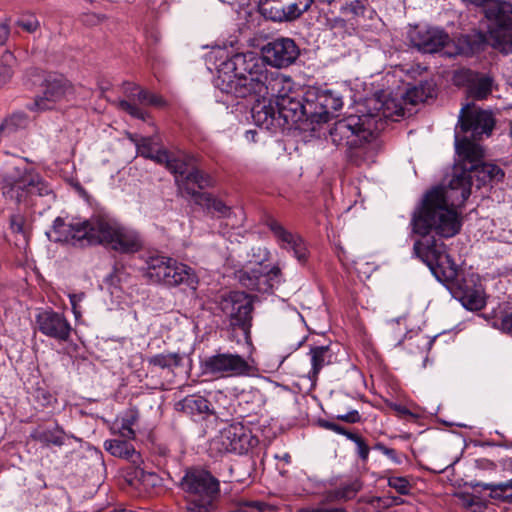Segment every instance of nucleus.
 Wrapping results in <instances>:
<instances>
[{
	"instance_id": "34",
	"label": "nucleus",
	"mask_w": 512,
	"mask_h": 512,
	"mask_svg": "<svg viewBox=\"0 0 512 512\" xmlns=\"http://www.w3.org/2000/svg\"><path fill=\"white\" fill-rule=\"evenodd\" d=\"M28 124V117L23 112L13 113L0 125V133L11 134L18 129L25 128Z\"/></svg>"
},
{
	"instance_id": "12",
	"label": "nucleus",
	"mask_w": 512,
	"mask_h": 512,
	"mask_svg": "<svg viewBox=\"0 0 512 512\" xmlns=\"http://www.w3.org/2000/svg\"><path fill=\"white\" fill-rule=\"evenodd\" d=\"M257 444L258 439L241 423H233L223 428L212 441V446L221 453L245 454Z\"/></svg>"
},
{
	"instance_id": "51",
	"label": "nucleus",
	"mask_w": 512,
	"mask_h": 512,
	"mask_svg": "<svg viewBox=\"0 0 512 512\" xmlns=\"http://www.w3.org/2000/svg\"><path fill=\"white\" fill-rule=\"evenodd\" d=\"M147 488L158 486L161 482L160 477L154 472H147Z\"/></svg>"
},
{
	"instance_id": "8",
	"label": "nucleus",
	"mask_w": 512,
	"mask_h": 512,
	"mask_svg": "<svg viewBox=\"0 0 512 512\" xmlns=\"http://www.w3.org/2000/svg\"><path fill=\"white\" fill-rule=\"evenodd\" d=\"M180 485L188 495L189 512H209L219 494V481L205 470L187 471Z\"/></svg>"
},
{
	"instance_id": "22",
	"label": "nucleus",
	"mask_w": 512,
	"mask_h": 512,
	"mask_svg": "<svg viewBox=\"0 0 512 512\" xmlns=\"http://www.w3.org/2000/svg\"><path fill=\"white\" fill-rule=\"evenodd\" d=\"M187 194L190 195L197 205L205 208L209 213L219 218H231L236 216V212L232 211L222 200L215 198L213 195L197 191L195 188L187 187Z\"/></svg>"
},
{
	"instance_id": "57",
	"label": "nucleus",
	"mask_w": 512,
	"mask_h": 512,
	"mask_svg": "<svg viewBox=\"0 0 512 512\" xmlns=\"http://www.w3.org/2000/svg\"><path fill=\"white\" fill-rule=\"evenodd\" d=\"M394 512H414L413 509H407V508H401V509H397L395 510Z\"/></svg>"
},
{
	"instance_id": "15",
	"label": "nucleus",
	"mask_w": 512,
	"mask_h": 512,
	"mask_svg": "<svg viewBox=\"0 0 512 512\" xmlns=\"http://www.w3.org/2000/svg\"><path fill=\"white\" fill-rule=\"evenodd\" d=\"M264 64L275 68H286L299 57L300 50L291 38L279 37L266 43L261 49Z\"/></svg>"
},
{
	"instance_id": "47",
	"label": "nucleus",
	"mask_w": 512,
	"mask_h": 512,
	"mask_svg": "<svg viewBox=\"0 0 512 512\" xmlns=\"http://www.w3.org/2000/svg\"><path fill=\"white\" fill-rule=\"evenodd\" d=\"M336 419L347 423H359L361 421V415L357 410H351L345 414H338Z\"/></svg>"
},
{
	"instance_id": "49",
	"label": "nucleus",
	"mask_w": 512,
	"mask_h": 512,
	"mask_svg": "<svg viewBox=\"0 0 512 512\" xmlns=\"http://www.w3.org/2000/svg\"><path fill=\"white\" fill-rule=\"evenodd\" d=\"M146 105L164 107L166 105V101L160 95L149 92L148 101Z\"/></svg>"
},
{
	"instance_id": "41",
	"label": "nucleus",
	"mask_w": 512,
	"mask_h": 512,
	"mask_svg": "<svg viewBox=\"0 0 512 512\" xmlns=\"http://www.w3.org/2000/svg\"><path fill=\"white\" fill-rule=\"evenodd\" d=\"M362 484L359 480L355 479L343 486L336 491V497L338 499L349 500L356 496L361 490Z\"/></svg>"
},
{
	"instance_id": "21",
	"label": "nucleus",
	"mask_w": 512,
	"mask_h": 512,
	"mask_svg": "<svg viewBox=\"0 0 512 512\" xmlns=\"http://www.w3.org/2000/svg\"><path fill=\"white\" fill-rule=\"evenodd\" d=\"M495 87V80L488 73L473 71L466 73L467 94L474 100L487 99Z\"/></svg>"
},
{
	"instance_id": "29",
	"label": "nucleus",
	"mask_w": 512,
	"mask_h": 512,
	"mask_svg": "<svg viewBox=\"0 0 512 512\" xmlns=\"http://www.w3.org/2000/svg\"><path fill=\"white\" fill-rule=\"evenodd\" d=\"M309 354L312 366L309 371V378L316 380L321 369L331 363L333 355L328 346L311 347Z\"/></svg>"
},
{
	"instance_id": "2",
	"label": "nucleus",
	"mask_w": 512,
	"mask_h": 512,
	"mask_svg": "<svg viewBox=\"0 0 512 512\" xmlns=\"http://www.w3.org/2000/svg\"><path fill=\"white\" fill-rule=\"evenodd\" d=\"M216 86L238 98L251 97L255 104L276 106L296 90L290 77L269 71L255 52L236 53L219 65Z\"/></svg>"
},
{
	"instance_id": "45",
	"label": "nucleus",
	"mask_w": 512,
	"mask_h": 512,
	"mask_svg": "<svg viewBox=\"0 0 512 512\" xmlns=\"http://www.w3.org/2000/svg\"><path fill=\"white\" fill-rule=\"evenodd\" d=\"M84 298L85 294L83 292L69 294L70 304L72 306V311L76 319L81 317V310L79 304L83 301Z\"/></svg>"
},
{
	"instance_id": "50",
	"label": "nucleus",
	"mask_w": 512,
	"mask_h": 512,
	"mask_svg": "<svg viewBox=\"0 0 512 512\" xmlns=\"http://www.w3.org/2000/svg\"><path fill=\"white\" fill-rule=\"evenodd\" d=\"M412 344H416V346L418 348H420V346H421L424 351L429 345H431V341H429L427 337L419 334V335H416V337L414 338L412 343H409V345H412Z\"/></svg>"
},
{
	"instance_id": "27",
	"label": "nucleus",
	"mask_w": 512,
	"mask_h": 512,
	"mask_svg": "<svg viewBox=\"0 0 512 512\" xmlns=\"http://www.w3.org/2000/svg\"><path fill=\"white\" fill-rule=\"evenodd\" d=\"M135 142L137 153L147 159H151L158 164L167 161V150L160 149L155 137H142L139 140L131 138Z\"/></svg>"
},
{
	"instance_id": "30",
	"label": "nucleus",
	"mask_w": 512,
	"mask_h": 512,
	"mask_svg": "<svg viewBox=\"0 0 512 512\" xmlns=\"http://www.w3.org/2000/svg\"><path fill=\"white\" fill-rule=\"evenodd\" d=\"M183 356L177 352H166L152 355L147 358L149 366L173 372L181 366Z\"/></svg>"
},
{
	"instance_id": "37",
	"label": "nucleus",
	"mask_w": 512,
	"mask_h": 512,
	"mask_svg": "<svg viewBox=\"0 0 512 512\" xmlns=\"http://www.w3.org/2000/svg\"><path fill=\"white\" fill-rule=\"evenodd\" d=\"M25 224V217L21 214H14L10 217V228L13 233L20 237L17 239V241H19V246H25L28 243V232L26 230Z\"/></svg>"
},
{
	"instance_id": "9",
	"label": "nucleus",
	"mask_w": 512,
	"mask_h": 512,
	"mask_svg": "<svg viewBox=\"0 0 512 512\" xmlns=\"http://www.w3.org/2000/svg\"><path fill=\"white\" fill-rule=\"evenodd\" d=\"M161 165L176 176L179 188L186 193L187 187L193 188L191 185L201 190L213 185L211 176L198 169L197 159L193 155L183 152L175 155L167 151V161Z\"/></svg>"
},
{
	"instance_id": "48",
	"label": "nucleus",
	"mask_w": 512,
	"mask_h": 512,
	"mask_svg": "<svg viewBox=\"0 0 512 512\" xmlns=\"http://www.w3.org/2000/svg\"><path fill=\"white\" fill-rule=\"evenodd\" d=\"M10 36V26L7 22L0 23V46L6 44Z\"/></svg>"
},
{
	"instance_id": "24",
	"label": "nucleus",
	"mask_w": 512,
	"mask_h": 512,
	"mask_svg": "<svg viewBox=\"0 0 512 512\" xmlns=\"http://www.w3.org/2000/svg\"><path fill=\"white\" fill-rule=\"evenodd\" d=\"M128 85L131 88H127L126 91L129 93L128 96H129L130 100L129 101H127V100L119 101L118 107L121 110L130 114L134 118L146 120V118L148 117V113L146 111H144L142 108H140L139 106H137L134 102L138 101L140 104L146 105L147 101H148L149 91L140 89L136 85H131V84H128Z\"/></svg>"
},
{
	"instance_id": "18",
	"label": "nucleus",
	"mask_w": 512,
	"mask_h": 512,
	"mask_svg": "<svg viewBox=\"0 0 512 512\" xmlns=\"http://www.w3.org/2000/svg\"><path fill=\"white\" fill-rule=\"evenodd\" d=\"M68 88V84L63 78L49 76L43 84L42 95H38L33 103L27 105V108L31 111L52 109L57 102L65 97Z\"/></svg>"
},
{
	"instance_id": "55",
	"label": "nucleus",
	"mask_w": 512,
	"mask_h": 512,
	"mask_svg": "<svg viewBox=\"0 0 512 512\" xmlns=\"http://www.w3.org/2000/svg\"><path fill=\"white\" fill-rule=\"evenodd\" d=\"M302 512H345L342 508H331V509H313Z\"/></svg>"
},
{
	"instance_id": "19",
	"label": "nucleus",
	"mask_w": 512,
	"mask_h": 512,
	"mask_svg": "<svg viewBox=\"0 0 512 512\" xmlns=\"http://www.w3.org/2000/svg\"><path fill=\"white\" fill-rule=\"evenodd\" d=\"M312 104V119L318 122H327L343 106L342 97L332 91H319Z\"/></svg>"
},
{
	"instance_id": "16",
	"label": "nucleus",
	"mask_w": 512,
	"mask_h": 512,
	"mask_svg": "<svg viewBox=\"0 0 512 512\" xmlns=\"http://www.w3.org/2000/svg\"><path fill=\"white\" fill-rule=\"evenodd\" d=\"M411 44L422 53H436L447 45L449 36L435 27L416 26L409 31Z\"/></svg>"
},
{
	"instance_id": "42",
	"label": "nucleus",
	"mask_w": 512,
	"mask_h": 512,
	"mask_svg": "<svg viewBox=\"0 0 512 512\" xmlns=\"http://www.w3.org/2000/svg\"><path fill=\"white\" fill-rule=\"evenodd\" d=\"M388 485L402 495L408 494L411 488L409 481L405 477L398 476L389 477Z\"/></svg>"
},
{
	"instance_id": "10",
	"label": "nucleus",
	"mask_w": 512,
	"mask_h": 512,
	"mask_svg": "<svg viewBox=\"0 0 512 512\" xmlns=\"http://www.w3.org/2000/svg\"><path fill=\"white\" fill-rule=\"evenodd\" d=\"M201 368L204 374L216 378L247 376L252 370L251 365L243 356L221 351L207 356L201 362Z\"/></svg>"
},
{
	"instance_id": "13",
	"label": "nucleus",
	"mask_w": 512,
	"mask_h": 512,
	"mask_svg": "<svg viewBox=\"0 0 512 512\" xmlns=\"http://www.w3.org/2000/svg\"><path fill=\"white\" fill-rule=\"evenodd\" d=\"M495 122L490 112L484 110L471 111L470 106L462 107L458 125L455 132L459 131L460 139H467L474 142L482 135L489 136L494 128Z\"/></svg>"
},
{
	"instance_id": "38",
	"label": "nucleus",
	"mask_w": 512,
	"mask_h": 512,
	"mask_svg": "<svg viewBox=\"0 0 512 512\" xmlns=\"http://www.w3.org/2000/svg\"><path fill=\"white\" fill-rule=\"evenodd\" d=\"M282 249L292 251L293 256L300 262L304 263L307 260L308 250L306 244L299 234H296L292 240L287 243Z\"/></svg>"
},
{
	"instance_id": "40",
	"label": "nucleus",
	"mask_w": 512,
	"mask_h": 512,
	"mask_svg": "<svg viewBox=\"0 0 512 512\" xmlns=\"http://www.w3.org/2000/svg\"><path fill=\"white\" fill-rule=\"evenodd\" d=\"M23 31L33 34L40 29V22L34 14H23L15 22Z\"/></svg>"
},
{
	"instance_id": "32",
	"label": "nucleus",
	"mask_w": 512,
	"mask_h": 512,
	"mask_svg": "<svg viewBox=\"0 0 512 512\" xmlns=\"http://www.w3.org/2000/svg\"><path fill=\"white\" fill-rule=\"evenodd\" d=\"M181 409L189 414H202L210 412V403L201 396H187L179 404Z\"/></svg>"
},
{
	"instance_id": "56",
	"label": "nucleus",
	"mask_w": 512,
	"mask_h": 512,
	"mask_svg": "<svg viewBox=\"0 0 512 512\" xmlns=\"http://www.w3.org/2000/svg\"><path fill=\"white\" fill-rule=\"evenodd\" d=\"M395 410L403 415L410 414L409 410L406 407L401 406V405H396Z\"/></svg>"
},
{
	"instance_id": "20",
	"label": "nucleus",
	"mask_w": 512,
	"mask_h": 512,
	"mask_svg": "<svg viewBox=\"0 0 512 512\" xmlns=\"http://www.w3.org/2000/svg\"><path fill=\"white\" fill-rule=\"evenodd\" d=\"M198 283V277L191 267L173 259V264L170 263L159 284L168 287L186 285L190 289L196 290Z\"/></svg>"
},
{
	"instance_id": "7",
	"label": "nucleus",
	"mask_w": 512,
	"mask_h": 512,
	"mask_svg": "<svg viewBox=\"0 0 512 512\" xmlns=\"http://www.w3.org/2000/svg\"><path fill=\"white\" fill-rule=\"evenodd\" d=\"M1 191L5 199L18 204H32L36 196L54 199L52 188L36 171L26 167H16L6 173L1 182Z\"/></svg>"
},
{
	"instance_id": "59",
	"label": "nucleus",
	"mask_w": 512,
	"mask_h": 512,
	"mask_svg": "<svg viewBox=\"0 0 512 512\" xmlns=\"http://www.w3.org/2000/svg\"><path fill=\"white\" fill-rule=\"evenodd\" d=\"M89 17H91V18H92V19L90 20L91 22H93L94 18H97L98 20H100V19H99V17H98V16H96V15H90Z\"/></svg>"
},
{
	"instance_id": "1",
	"label": "nucleus",
	"mask_w": 512,
	"mask_h": 512,
	"mask_svg": "<svg viewBox=\"0 0 512 512\" xmlns=\"http://www.w3.org/2000/svg\"><path fill=\"white\" fill-rule=\"evenodd\" d=\"M456 153L459 160L453 167L448 184L429 190L414 210L411 226L415 234L426 235L434 231L444 238L455 236L462 226L456 208L462 206L471 194L472 174L481 184L500 182L504 178L499 166L483 162V148L467 139H460L458 130Z\"/></svg>"
},
{
	"instance_id": "54",
	"label": "nucleus",
	"mask_w": 512,
	"mask_h": 512,
	"mask_svg": "<svg viewBox=\"0 0 512 512\" xmlns=\"http://www.w3.org/2000/svg\"><path fill=\"white\" fill-rule=\"evenodd\" d=\"M469 3L474 4L476 6L482 7L483 11L487 7V4L490 0H467Z\"/></svg>"
},
{
	"instance_id": "46",
	"label": "nucleus",
	"mask_w": 512,
	"mask_h": 512,
	"mask_svg": "<svg viewBox=\"0 0 512 512\" xmlns=\"http://www.w3.org/2000/svg\"><path fill=\"white\" fill-rule=\"evenodd\" d=\"M374 449L380 451L382 454H384L385 456H387L389 459H391L394 463L396 464H400L401 463V460L400 458L397 456V453L394 449L392 448H388L386 447L384 444L382 443H377L375 446H374Z\"/></svg>"
},
{
	"instance_id": "58",
	"label": "nucleus",
	"mask_w": 512,
	"mask_h": 512,
	"mask_svg": "<svg viewBox=\"0 0 512 512\" xmlns=\"http://www.w3.org/2000/svg\"><path fill=\"white\" fill-rule=\"evenodd\" d=\"M466 53V51L463 49V48H460L458 51H457V54H464Z\"/></svg>"
},
{
	"instance_id": "14",
	"label": "nucleus",
	"mask_w": 512,
	"mask_h": 512,
	"mask_svg": "<svg viewBox=\"0 0 512 512\" xmlns=\"http://www.w3.org/2000/svg\"><path fill=\"white\" fill-rule=\"evenodd\" d=\"M281 270L278 266L269 267L262 263L246 267L237 272L242 286L260 293H266L280 282Z\"/></svg>"
},
{
	"instance_id": "52",
	"label": "nucleus",
	"mask_w": 512,
	"mask_h": 512,
	"mask_svg": "<svg viewBox=\"0 0 512 512\" xmlns=\"http://www.w3.org/2000/svg\"><path fill=\"white\" fill-rule=\"evenodd\" d=\"M501 328L504 332L512 335V313L506 315L501 321Z\"/></svg>"
},
{
	"instance_id": "36",
	"label": "nucleus",
	"mask_w": 512,
	"mask_h": 512,
	"mask_svg": "<svg viewBox=\"0 0 512 512\" xmlns=\"http://www.w3.org/2000/svg\"><path fill=\"white\" fill-rule=\"evenodd\" d=\"M16 63V58L10 51L3 53L0 61V86L5 85L10 81L13 76V66Z\"/></svg>"
},
{
	"instance_id": "43",
	"label": "nucleus",
	"mask_w": 512,
	"mask_h": 512,
	"mask_svg": "<svg viewBox=\"0 0 512 512\" xmlns=\"http://www.w3.org/2000/svg\"><path fill=\"white\" fill-rule=\"evenodd\" d=\"M348 439L353 441L357 447V454L361 460L366 461L369 456L370 448L365 440L359 435H349Z\"/></svg>"
},
{
	"instance_id": "11",
	"label": "nucleus",
	"mask_w": 512,
	"mask_h": 512,
	"mask_svg": "<svg viewBox=\"0 0 512 512\" xmlns=\"http://www.w3.org/2000/svg\"><path fill=\"white\" fill-rule=\"evenodd\" d=\"M222 312L229 318L230 326L243 331L244 338H250L253 303L244 292H231L220 303Z\"/></svg>"
},
{
	"instance_id": "17",
	"label": "nucleus",
	"mask_w": 512,
	"mask_h": 512,
	"mask_svg": "<svg viewBox=\"0 0 512 512\" xmlns=\"http://www.w3.org/2000/svg\"><path fill=\"white\" fill-rule=\"evenodd\" d=\"M39 331L50 338L66 342L69 340L72 327L66 317L54 310H44L36 316Z\"/></svg>"
},
{
	"instance_id": "53",
	"label": "nucleus",
	"mask_w": 512,
	"mask_h": 512,
	"mask_svg": "<svg viewBox=\"0 0 512 512\" xmlns=\"http://www.w3.org/2000/svg\"><path fill=\"white\" fill-rule=\"evenodd\" d=\"M257 131L256 130H248L245 132V138L249 142H256Z\"/></svg>"
},
{
	"instance_id": "28",
	"label": "nucleus",
	"mask_w": 512,
	"mask_h": 512,
	"mask_svg": "<svg viewBox=\"0 0 512 512\" xmlns=\"http://www.w3.org/2000/svg\"><path fill=\"white\" fill-rule=\"evenodd\" d=\"M30 437L44 446L54 445L60 447L65 442V433L58 425L51 429L37 428L31 432Z\"/></svg>"
},
{
	"instance_id": "25",
	"label": "nucleus",
	"mask_w": 512,
	"mask_h": 512,
	"mask_svg": "<svg viewBox=\"0 0 512 512\" xmlns=\"http://www.w3.org/2000/svg\"><path fill=\"white\" fill-rule=\"evenodd\" d=\"M170 263L173 264L171 257L160 254L149 255L145 259L144 276L151 283L159 284Z\"/></svg>"
},
{
	"instance_id": "23",
	"label": "nucleus",
	"mask_w": 512,
	"mask_h": 512,
	"mask_svg": "<svg viewBox=\"0 0 512 512\" xmlns=\"http://www.w3.org/2000/svg\"><path fill=\"white\" fill-rule=\"evenodd\" d=\"M483 12L485 17L495 26L504 30H512V3L490 0Z\"/></svg>"
},
{
	"instance_id": "5",
	"label": "nucleus",
	"mask_w": 512,
	"mask_h": 512,
	"mask_svg": "<svg viewBox=\"0 0 512 512\" xmlns=\"http://www.w3.org/2000/svg\"><path fill=\"white\" fill-rule=\"evenodd\" d=\"M413 245V253L425 263L437 280L453 283V295L470 311L481 310L486 304L485 292L474 276L458 279L457 264L446 251V245L430 233L420 235Z\"/></svg>"
},
{
	"instance_id": "44",
	"label": "nucleus",
	"mask_w": 512,
	"mask_h": 512,
	"mask_svg": "<svg viewBox=\"0 0 512 512\" xmlns=\"http://www.w3.org/2000/svg\"><path fill=\"white\" fill-rule=\"evenodd\" d=\"M320 425L327 430H330L337 434L345 436L347 439H348L349 435H356L355 433L348 431L346 428H344L343 426H341L335 422L321 421Z\"/></svg>"
},
{
	"instance_id": "31",
	"label": "nucleus",
	"mask_w": 512,
	"mask_h": 512,
	"mask_svg": "<svg viewBox=\"0 0 512 512\" xmlns=\"http://www.w3.org/2000/svg\"><path fill=\"white\" fill-rule=\"evenodd\" d=\"M138 421V413L135 410H128L123 416L117 418L113 424L112 432L118 433L125 439H134L135 431L133 426Z\"/></svg>"
},
{
	"instance_id": "35",
	"label": "nucleus",
	"mask_w": 512,
	"mask_h": 512,
	"mask_svg": "<svg viewBox=\"0 0 512 512\" xmlns=\"http://www.w3.org/2000/svg\"><path fill=\"white\" fill-rule=\"evenodd\" d=\"M479 486L484 490H490L493 498L505 499L512 503V480L498 484L483 483Z\"/></svg>"
},
{
	"instance_id": "3",
	"label": "nucleus",
	"mask_w": 512,
	"mask_h": 512,
	"mask_svg": "<svg viewBox=\"0 0 512 512\" xmlns=\"http://www.w3.org/2000/svg\"><path fill=\"white\" fill-rule=\"evenodd\" d=\"M359 113L337 121L330 130L332 142L345 147L358 165L374 161L378 133L385 129L388 120L398 121L403 117L404 110L395 100L374 96L365 100Z\"/></svg>"
},
{
	"instance_id": "39",
	"label": "nucleus",
	"mask_w": 512,
	"mask_h": 512,
	"mask_svg": "<svg viewBox=\"0 0 512 512\" xmlns=\"http://www.w3.org/2000/svg\"><path fill=\"white\" fill-rule=\"evenodd\" d=\"M365 2L366 0L352 1L351 3L341 7V14L347 20H356L357 18L362 17L364 15L366 10Z\"/></svg>"
},
{
	"instance_id": "33",
	"label": "nucleus",
	"mask_w": 512,
	"mask_h": 512,
	"mask_svg": "<svg viewBox=\"0 0 512 512\" xmlns=\"http://www.w3.org/2000/svg\"><path fill=\"white\" fill-rule=\"evenodd\" d=\"M266 225L272 232L280 248L287 246V243L297 234L287 230L279 221L273 218L268 219Z\"/></svg>"
},
{
	"instance_id": "26",
	"label": "nucleus",
	"mask_w": 512,
	"mask_h": 512,
	"mask_svg": "<svg viewBox=\"0 0 512 512\" xmlns=\"http://www.w3.org/2000/svg\"><path fill=\"white\" fill-rule=\"evenodd\" d=\"M128 440L129 439H109L104 442V448L114 457L128 460L133 464H138L140 462V455L135 450L133 444Z\"/></svg>"
},
{
	"instance_id": "6",
	"label": "nucleus",
	"mask_w": 512,
	"mask_h": 512,
	"mask_svg": "<svg viewBox=\"0 0 512 512\" xmlns=\"http://www.w3.org/2000/svg\"><path fill=\"white\" fill-rule=\"evenodd\" d=\"M310 117L312 118V104L308 100L304 104L297 91L281 102H276V106L272 105V102H258L252 107L254 123L272 132L286 124L302 122Z\"/></svg>"
},
{
	"instance_id": "4",
	"label": "nucleus",
	"mask_w": 512,
	"mask_h": 512,
	"mask_svg": "<svg viewBox=\"0 0 512 512\" xmlns=\"http://www.w3.org/2000/svg\"><path fill=\"white\" fill-rule=\"evenodd\" d=\"M54 242L72 245L104 244L121 253L138 252L143 245L140 235L133 229L119 224L107 215H94L87 220H73L71 223L58 217L52 229L46 233Z\"/></svg>"
}]
</instances>
